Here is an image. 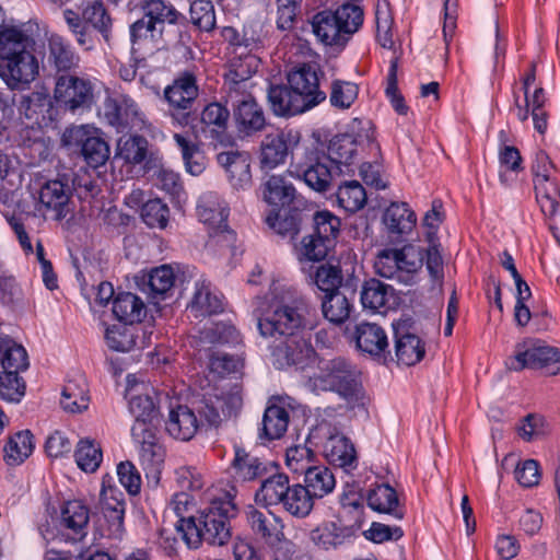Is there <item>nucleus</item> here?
Returning a JSON list of instances; mask_svg holds the SVG:
<instances>
[{
    "label": "nucleus",
    "mask_w": 560,
    "mask_h": 560,
    "mask_svg": "<svg viewBox=\"0 0 560 560\" xmlns=\"http://www.w3.org/2000/svg\"><path fill=\"white\" fill-rule=\"evenodd\" d=\"M434 233L429 232L430 246L427 250L409 244L402 248H387L381 250L374 261L375 272L386 279L405 285L418 282L422 270L424 254L427 255V269L434 283L441 285L443 280V260L439 245L433 242Z\"/></svg>",
    "instance_id": "f257e3e1"
},
{
    "label": "nucleus",
    "mask_w": 560,
    "mask_h": 560,
    "mask_svg": "<svg viewBox=\"0 0 560 560\" xmlns=\"http://www.w3.org/2000/svg\"><path fill=\"white\" fill-rule=\"evenodd\" d=\"M141 9L142 16L130 25L132 48L159 49L166 44L171 28L182 15L164 0H142Z\"/></svg>",
    "instance_id": "f03ea898"
},
{
    "label": "nucleus",
    "mask_w": 560,
    "mask_h": 560,
    "mask_svg": "<svg viewBox=\"0 0 560 560\" xmlns=\"http://www.w3.org/2000/svg\"><path fill=\"white\" fill-rule=\"evenodd\" d=\"M308 313V304L302 296H281L271 301L260 314L257 327L262 337L301 335L307 326Z\"/></svg>",
    "instance_id": "7ed1b4c3"
},
{
    "label": "nucleus",
    "mask_w": 560,
    "mask_h": 560,
    "mask_svg": "<svg viewBox=\"0 0 560 560\" xmlns=\"http://www.w3.org/2000/svg\"><path fill=\"white\" fill-rule=\"evenodd\" d=\"M343 1L336 11L324 10L312 19L313 33L325 45L346 43L363 23V10L358 4L361 0Z\"/></svg>",
    "instance_id": "20e7f679"
},
{
    "label": "nucleus",
    "mask_w": 560,
    "mask_h": 560,
    "mask_svg": "<svg viewBox=\"0 0 560 560\" xmlns=\"http://www.w3.org/2000/svg\"><path fill=\"white\" fill-rule=\"evenodd\" d=\"M326 159V155L305 144H296L291 151V163L288 173L304 183L315 191H326L338 170Z\"/></svg>",
    "instance_id": "39448f33"
},
{
    "label": "nucleus",
    "mask_w": 560,
    "mask_h": 560,
    "mask_svg": "<svg viewBox=\"0 0 560 560\" xmlns=\"http://www.w3.org/2000/svg\"><path fill=\"white\" fill-rule=\"evenodd\" d=\"M310 382L314 389L336 392L352 407L364 406V393L357 381L355 372L345 359L337 358L326 362Z\"/></svg>",
    "instance_id": "423d86ee"
},
{
    "label": "nucleus",
    "mask_w": 560,
    "mask_h": 560,
    "mask_svg": "<svg viewBox=\"0 0 560 560\" xmlns=\"http://www.w3.org/2000/svg\"><path fill=\"white\" fill-rule=\"evenodd\" d=\"M510 371L542 370L548 375L560 373V349L542 340L527 339L515 346L514 354L505 361Z\"/></svg>",
    "instance_id": "0eeeda50"
},
{
    "label": "nucleus",
    "mask_w": 560,
    "mask_h": 560,
    "mask_svg": "<svg viewBox=\"0 0 560 560\" xmlns=\"http://www.w3.org/2000/svg\"><path fill=\"white\" fill-rule=\"evenodd\" d=\"M54 98L62 110L83 114L95 103L94 84L84 77L63 73L56 80Z\"/></svg>",
    "instance_id": "6e6552de"
},
{
    "label": "nucleus",
    "mask_w": 560,
    "mask_h": 560,
    "mask_svg": "<svg viewBox=\"0 0 560 560\" xmlns=\"http://www.w3.org/2000/svg\"><path fill=\"white\" fill-rule=\"evenodd\" d=\"M236 514L237 508L230 493L214 498L200 515L203 541L214 546L226 544L231 537L230 520Z\"/></svg>",
    "instance_id": "1a4fd4ad"
},
{
    "label": "nucleus",
    "mask_w": 560,
    "mask_h": 560,
    "mask_svg": "<svg viewBox=\"0 0 560 560\" xmlns=\"http://www.w3.org/2000/svg\"><path fill=\"white\" fill-rule=\"evenodd\" d=\"M533 174L536 199L540 209L546 217L552 218L560 200V173L549 156L540 151L536 154Z\"/></svg>",
    "instance_id": "9d476101"
},
{
    "label": "nucleus",
    "mask_w": 560,
    "mask_h": 560,
    "mask_svg": "<svg viewBox=\"0 0 560 560\" xmlns=\"http://www.w3.org/2000/svg\"><path fill=\"white\" fill-rule=\"evenodd\" d=\"M62 141L69 147L80 148L82 156L91 167L97 168L109 159V145L102 139L98 129L90 125L66 129Z\"/></svg>",
    "instance_id": "9b49d317"
},
{
    "label": "nucleus",
    "mask_w": 560,
    "mask_h": 560,
    "mask_svg": "<svg viewBox=\"0 0 560 560\" xmlns=\"http://www.w3.org/2000/svg\"><path fill=\"white\" fill-rule=\"evenodd\" d=\"M39 74L34 47H26L0 62V78L10 90H23Z\"/></svg>",
    "instance_id": "f8f14e48"
},
{
    "label": "nucleus",
    "mask_w": 560,
    "mask_h": 560,
    "mask_svg": "<svg viewBox=\"0 0 560 560\" xmlns=\"http://www.w3.org/2000/svg\"><path fill=\"white\" fill-rule=\"evenodd\" d=\"M199 220L213 230L217 243L232 246L235 242V233L228 229V208L221 198L214 192L203 194L197 205Z\"/></svg>",
    "instance_id": "ddd939ff"
},
{
    "label": "nucleus",
    "mask_w": 560,
    "mask_h": 560,
    "mask_svg": "<svg viewBox=\"0 0 560 560\" xmlns=\"http://www.w3.org/2000/svg\"><path fill=\"white\" fill-rule=\"evenodd\" d=\"M103 117L108 125L122 132L127 129L141 127L142 113L138 104L126 94L107 97L104 102Z\"/></svg>",
    "instance_id": "4468645a"
},
{
    "label": "nucleus",
    "mask_w": 560,
    "mask_h": 560,
    "mask_svg": "<svg viewBox=\"0 0 560 560\" xmlns=\"http://www.w3.org/2000/svg\"><path fill=\"white\" fill-rule=\"evenodd\" d=\"M247 521L252 530L267 544L273 545L278 542L280 545L275 552L276 560H289L290 557L287 553H280L282 548L289 551L291 545L289 541L281 540L283 537V524L280 517L271 512H262L250 508L247 512Z\"/></svg>",
    "instance_id": "2eb2a0df"
},
{
    "label": "nucleus",
    "mask_w": 560,
    "mask_h": 560,
    "mask_svg": "<svg viewBox=\"0 0 560 560\" xmlns=\"http://www.w3.org/2000/svg\"><path fill=\"white\" fill-rule=\"evenodd\" d=\"M72 188L66 178L47 180L38 191L40 210L50 213L52 219L62 220L70 213Z\"/></svg>",
    "instance_id": "dca6fc26"
},
{
    "label": "nucleus",
    "mask_w": 560,
    "mask_h": 560,
    "mask_svg": "<svg viewBox=\"0 0 560 560\" xmlns=\"http://www.w3.org/2000/svg\"><path fill=\"white\" fill-rule=\"evenodd\" d=\"M288 84L299 94L308 107L318 105L326 98L325 92L319 90L317 68L312 63H300L287 73Z\"/></svg>",
    "instance_id": "f3484780"
},
{
    "label": "nucleus",
    "mask_w": 560,
    "mask_h": 560,
    "mask_svg": "<svg viewBox=\"0 0 560 560\" xmlns=\"http://www.w3.org/2000/svg\"><path fill=\"white\" fill-rule=\"evenodd\" d=\"M272 358L278 369L295 366L303 370L314 358V349L302 335L284 337L272 349Z\"/></svg>",
    "instance_id": "a211bd4d"
},
{
    "label": "nucleus",
    "mask_w": 560,
    "mask_h": 560,
    "mask_svg": "<svg viewBox=\"0 0 560 560\" xmlns=\"http://www.w3.org/2000/svg\"><path fill=\"white\" fill-rule=\"evenodd\" d=\"M158 429H145L143 424L132 425L131 434L140 445V460L147 474L158 476L165 458V450L156 436Z\"/></svg>",
    "instance_id": "6ab92c4d"
},
{
    "label": "nucleus",
    "mask_w": 560,
    "mask_h": 560,
    "mask_svg": "<svg viewBox=\"0 0 560 560\" xmlns=\"http://www.w3.org/2000/svg\"><path fill=\"white\" fill-rule=\"evenodd\" d=\"M198 95L197 78L190 71L180 72L164 90V98L173 112L190 110Z\"/></svg>",
    "instance_id": "aec40b11"
},
{
    "label": "nucleus",
    "mask_w": 560,
    "mask_h": 560,
    "mask_svg": "<svg viewBox=\"0 0 560 560\" xmlns=\"http://www.w3.org/2000/svg\"><path fill=\"white\" fill-rule=\"evenodd\" d=\"M100 505L108 523L109 535H120L124 530L125 497L118 488L107 486L105 479L100 493Z\"/></svg>",
    "instance_id": "412c9836"
},
{
    "label": "nucleus",
    "mask_w": 560,
    "mask_h": 560,
    "mask_svg": "<svg viewBox=\"0 0 560 560\" xmlns=\"http://www.w3.org/2000/svg\"><path fill=\"white\" fill-rule=\"evenodd\" d=\"M355 345L359 350L384 360L390 355L387 335L383 327L374 323L362 322L355 326Z\"/></svg>",
    "instance_id": "4be33fe9"
},
{
    "label": "nucleus",
    "mask_w": 560,
    "mask_h": 560,
    "mask_svg": "<svg viewBox=\"0 0 560 560\" xmlns=\"http://www.w3.org/2000/svg\"><path fill=\"white\" fill-rule=\"evenodd\" d=\"M394 331L397 363L406 366L419 363L425 354L424 342L409 331L405 324L395 325Z\"/></svg>",
    "instance_id": "5701e85b"
},
{
    "label": "nucleus",
    "mask_w": 560,
    "mask_h": 560,
    "mask_svg": "<svg viewBox=\"0 0 560 560\" xmlns=\"http://www.w3.org/2000/svg\"><path fill=\"white\" fill-rule=\"evenodd\" d=\"M323 454L326 459L336 466L352 467L357 456L353 444L336 429H328L323 443Z\"/></svg>",
    "instance_id": "b1692460"
},
{
    "label": "nucleus",
    "mask_w": 560,
    "mask_h": 560,
    "mask_svg": "<svg viewBox=\"0 0 560 560\" xmlns=\"http://www.w3.org/2000/svg\"><path fill=\"white\" fill-rule=\"evenodd\" d=\"M133 381L135 376H127L129 385L128 393L130 394L129 410L135 417L133 425L141 423L145 429H158L160 412L153 397L149 393L135 394V388L131 385Z\"/></svg>",
    "instance_id": "393cba45"
},
{
    "label": "nucleus",
    "mask_w": 560,
    "mask_h": 560,
    "mask_svg": "<svg viewBox=\"0 0 560 560\" xmlns=\"http://www.w3.org/2000/svg\"><path fill=\"white\" fill-rule=\"evenodd\" d=\"M268 102L277 116H294L310 109L307 103L289 84L271 85Z\"/></svg>",
    "instance_id": "a878e982"
},
{
    "label": "nucleus",
    "mask_w": 560,
    "mask_h": 560,
    "mask_svg": "<svg viewBox=\"0 0 560 560\" xmlns=\"http://www.w3.org/2000/svg\"><path fill=\"white\" fill-rule=\"evenodd\" d=\"M218 163L225 170L235 188H244L252 182L250 159L248 153L225 151L217 155Z\"/></svg>",
    "instance_id": "bb28decb"
},
{
    "label": "nucleus",
    "mask_w": 560,
    "mask_h": 560,
    "mask_svg": "<svg viewBox=\"0 0 560 560\" xmlns=\"http://www.w3.org/2000/svg\"><path fill=\"white\" fill-rule=\"evenodd\" d=\"M357 140L353 136L345 133L335 136L328 144L326 159L340 174L350 173L351 165L357 156Z\"/></svg>",
    "instance_id": "cd10ccee"
},
{
    "label": "nucleus",
    "mask_w": 560,
    "mask_h": 560,
    "mask_svg": "<svg viewBox=\"0 0 560 560\" xmlns=\"http://www.w3.org/2000/svg\"><path fill=\"white\" fill-rule=\"evenodd\" d=\"M294 138L291 132H272L264 137L260 143V168L264 172H270L278 165L283 164L288 155L287 140Z\"/></svg>",
    "instance_id": "c85d7f7f"
},
{
    "label": "nucleus",
    "mask_w": 560,
    "mask_h": 560,
    "mask_svg": "<svg viewBox=\"0 0 560 560\" xmlns=\"http://www.w3.org/2000/svg\"><path fill=\"white\" fill-rule=\"evenodd\" d=\"M416 214L406 202H393L383 214V223L388 236L398 241L402 235L412 231L416 225Z\"/></svg>",
    "instance_id": "c756f323"
},
{
    "label": "nucleus",
    "mask_w": 560,
    "mask_h": 560,
    "mask_svg": "<svg viewBox=\"0 0 560 560\" xmlns=\"http://www.w3.org/2000/svg\"><path fill=\"white\" fill-rule=\"evenodd\" d=\"M165 428L174 439L189 441L197 433L199 422L190 408L187 406H177L170 410Z\"/></svg>",
    "instance_id": "7c9ffc66"
},
{
    "label": "nucleus",
    "mask_w": 560,
    "mask_h": 560,
    "mask_svg": "<svg viewBox=\"0 0 560 560\" xmlns=\"http://www.w3.org/2000/svg\"><path fill=\"white\" fill-rule=\"evenodd\" d=\"M79 56L73 51L71 45L60 35L52 34L48 37L47 62L58 72L69 73L78 67Z\"/></svg>",
    "instance_id": "2f4dec72"
},
{
    "label": "nucleus",
    "mask_w": 560,
    "mask_h": 560,
    "mask_svg": "<svg viewBox=\"0 0 560 560\" xmlns=\"http://www.w3.org/2000/svg\"><path fill=\"white\" fill-rule=\"evenodd\" d=\"M189 312L195 318L206 317L223 311V301L219 294L212 291L209 282L196 283V291L188 305Z\"/></svg>",
    "instance_id": "473e14b6"
},
{
    "label": "nucleus",
    "mask_w": 560,
    "mask_h": 560,
    "mask_svg": "<svg viewBox=\"0 0 560 560\" xmlns=\"http://www.w3.org/2000/svg\"><path fill=\"white\" fill-rule=\"evenodd\" d=\"M232 109L240 132L246 136L258 132L266 126L264 110L256 98L232 107Z\"/></svg>",
    "instance_id": "72a5a7b5"
},
{
    "label": "nucleus",
    "mask_w": 560,
    "mask_h": 560,
    "mask_svg": "<svg viewBox=\"0 0 560 560\" xmlns=\"http://www.w3.org/2000/svg\"><path fill=\"white\" fill-rule=\"evenodd\" d=\"M0 354L3 373L11 372L19 375L30 365L25 348L9 336H0Z\"/></svg>",
    "instance_id": "f704fd0d"
},
{
    "label": "nucleus",
    "mask_w": 560,
    "mask_h": 560,
    "mask_svg": "<svg viewBox=\"0 0 560 560\" xmlns=\"http://www.w3.org/2000/svg\"><path fill=\"white\" fill-rule=\"evenodd\" d=\"M368 504L376 512L390 514L398 520L404 517L397 493L387 483L377 485L369 491Z\"/></svg>",
    "instance_id": "c9c22d12"
},
{
    "label": "nucleus",
    "mask_w": 560,
    "mask_h": 560,
    "mask_svg": "<svg viewBox=\"0 0 560 560\" xmlns=\"http://www.w3.org/2000/svg\"><path fill=\"white\" fill-rule=\"evenodd\" d=\"M289 425V411L281 406H268L264 412L259 439L272 441L280 439Z\"/></svg>",
    "instance_id": "e433bc0d"
},
{
    "label": "nucleus",
    "mask_w": 560,
    "mask_h": 560,
    "mask_svg": "<svg viewBox=\"0 0 560 560\" xmlns=\"http://www.w3.org/2000/svg\"><path fill=\"white\" fill-rule=\"evenodd\" d=\"M144 303L131 292L118 293L113 301V313L121 324L140 322L144 314Z\"/></svg>",
    "instance_id": "4c0bfd02"
},
{
    "label": "nucleus",
    "mask_w": 560,
    "mask_h": 560,
    "mask_svg": "<svg viewBox=\"0 0 560 560\" xmlns=\"http://www.w3.org/2000/svg\"><path fill=\"white\" fill-rule=\"evenodd\" d=\"M262 197L273 206H290L296 198V190L283 176L272 175L262 185Z\"/></svg>",
    "instance_id": "58836bf2"
},
{
    "label": "nucleus",
    "mask_w": 560,
    "mask_h": 560,
    "mask_svg": "<svg viewBox=\"0 0 560 560\" xmlns=\"http://www.w3.org/2000/svg\"><path fill=\"white\" fill-rule=\"evenodd\" d=\"M31 46L34 40L21 28L0 23V62Z\"/></svg>",
    "instance_id": "ea45409f"
},
{
    "label": "nucleus",
    "mask_w": 560,
    "mask_h": 560,
    "mask_svg": "<svg viewBox=\"0 0 560 560\" xmlns=\"http://www.w3.org/2000/svg\"><path fill=\"white\" fill-rule=\"evenodd\" d=\"M352 534L351 527H341L336 523H324L311 530L310 538L317 547L329 550L341 546Z\"/></svg>",
    "instance_id": "a19ab883"
},
{
    "label": "nucleus",
    "mask_w": 560,
    "mask_h": 560,
    "mask_svg": "<svg viewBox=\"0 0 560 560\" xmlns=\"http://www.w3.org/2000/svg\"><path fill=\"white\" fill-rule=\"evenodd\" d=\"M352 307L349 298L340 290L327 293L322 299L324 317L336 325H340L349 318Z\"/></svg>",
    "instance_id": "79ce46f5"
},
{
    "label": "nucleus",
    "mask_w": 560,
    "mask_h": 560,
    "mask_svg": "<svg viewBox=\"0 0 560 560\" xmlns=\"http://www.w3.org/2000/svg\"><path fill=\"white\" fill-rule=\"evenodd\" d=\"M303 475L304 486L315 499L324 498L336 487L335 476L326 466H311Z\"/></svg>",
    "instance_id": "37998d69"
},
{
    "label": "nucleus",
    "mask_w": 560,
    "mask_h": 560,
    "mask_svg": "<svg viewBox=\"0 0 560 560\" xmlns=\"http://www.w3.org/2000/svg\"><path fill=\"white\" fill-rule=\"evenodd\" d=\"M84 25H91L101 33L106 43L110 42L113 21L101 0L86 2L82 9Z\"/></svg>",
    "instance_id": "c03bdc74"
},
{
    "label": "nucleus",
    "mask_w": 560,
    "mask_h": 560,
    "mask_svg": "<svg viewBox=\"0 0 560 560\" xmlns=\"http://www.w3.org/2000/svg\"><path fill=\"white\" fill-rule=\"evenodd\" d=\"M289 478L284 474H275L262 481L256 492V501L265 505H278L289 491Z\"/></svg>",
    "instance_id": "a18cd8bd"
},
{
    "label": "nucleus",
    "mask_w": 560,
    "mask_h": 560,
    "mask_svg": "<svg viewBox=\"0 0 560 560\" xmlns=\"http://www.w3.org/2000/svg\"><path fill=\"white\" fill-rule=\"evenodd\" d=\"M314 497L302 485L290 486L287 491L282 508L293 516L304 517L308 515L313 509Z\"/></svg>",
    "instance_id": "49530a36"
},
{
    "label": "nucleus",
    "mask_w": 560,
    "mask_h": 560,
    "mask_svg": "<svg viewBox=\"0 0 560 560\" xmlns=\"http://www.w3.org/2000/svg\"><path fill=\"white\" fill-rule=\"evenodd\" d=\"M392 298L393 289L376 279L366 281L361 291L363 307L370 308L373 312L387 307Z\"/></svg>",
    "instance_id": "de8ad7c7"
},
{
    "label": "nucleus",
    "mask_w": 560,
    "mask_h": 560,
    "mask_svg": "<svg viewBox=\"0 0 560 560\" xmlns=\"http://www.w3.org/2000/svg\"><path fill=\"white\" fill-rule=\"evenodd\" d=\"M137 328L116 324L105 330V341L109 349L118 352H128L137 346Z\"/></svg>",
    "instance_id": "09e8293b"
},
{
    "label": "nucleus",
    "mask_w": 560,
    "mask_h": 560,
    "mask_svg": "<svg viewBox=\"0 0 560 560\" xmlns=\"http://www.w3.org/2000/svg\"><path fill=\"white\" fill-rule=\"evenodd\" d=\"M302 269L306 272L305 267ZM307 273L310 282L316 284L325 294L338 291L342 282L341 269L336 265L323 264L314 272L307 270Z\"/></svg>",
    "instance_id": "8fccbe9b"
},
{
    "label": "nucleus",
    "mask_w": 560,
    "mask_h": 560,
    "mask_svg": "<svg viewBox=\"0 0 560 560\" xmlns=\"http://www.w3.org/2000/svg\"><path fill=\"white\" fill-rule=\"evenodd\" d=\"M34 443L32 433L21 431L11 436L4 447V458L10 465L23 463L33 452Z\"/></svg>",
    "instance_id": "3c124183"
},
{
    "label": "nucleus",
    "mask_w": 560,
    "mask_h": 560,
    "mask_svg": "<svg viewBox=\"0 0 560 560\" xmlns=\"http://www.w3.org/2000/svg\"><path fill=\"white\" fill-rule=\"evenodd\" d=\"M233 468L235 470V476L243 481L254 480L266 472V466L259 460V458L250 455L241 447H235Z\"/></svg>",
    "instance_id": "603ef678"
},
{
    "label": "nucleus",
    "mask_w": 560,
    "mask_h": 560,
    "mask_svg": "<svg viewBox=\"0 0 560 560\" xmlns=\"http://www.w3.org/2000/svg\"><path fill=\"white\" fill-rule=\"evenodd\" d=\"M332 245L310 234L302 238L295 247L298 260L303 265L306 262H318L324 260L332 249Z\"/></svg>",
    "instance_id": "864d4df0"
},
{
    "label": "nucleus",
    "mask_w": 560,
    "mask_h": 560,
    "mask_svg": "<svg viewBox=\"0 0 560 560\" xmlns=\"http://www.w3.org/2000/svg\"><path fill=\"white\" fill-rule=\"evenodd\" d=\"M175 275L173 269L163 265L152 269L148 276L147 281L143 283L148 287L149 293L153 299H164L168 291L174 287Z\"/></svg>",
    "instance_id": "5fc2aeb1"
},
{
    "label": "nucleus",
    "mask_w": 560,
    "mask_h": 560,
    "mask_svg": "<svg viewBox=\"0 0 560 560\" xmlns=\"http://www.w3.org/2000/svg\"><path fill=\"white\" fill-rule=\"evenodd\" d=\"M148 141L141 136H125L117 142L116 158L130 164L141 163L147 155Z\"/></svg>",
    "instance_id": "6e6d98bb"
},
{
    "label": "nucleus",
    "mask_w": 560,
    "mask_h": 560,
    "mask_svg": "<svg viewBox=\"0 0 560 560\" xmlns=\"http://www.w3.org/2000/svg\"><path fill=\"white\" fill-rule=\"evenodd\" d=\"M266 223L277 234L293 238L300 231L301 214L298 211L283 210L270 213L266 218Z\"/></svg>",
    "instance_id": "4d7b16f0"
},
{
    "label": "nucleus",
    "mask_w": 560,
    "mask_h": 560,
    "mask_svg": "<svg viewBox=\"0 0 560 560\" xmlns=\"http://www.w3.org/2000/svg\"><path fill=\"white\" fill-rule=\"evenodd\" d=\"M89 523V510L80 501H69L61 510V524L74 534L83 536Z\"/></svg>",
    "instance_id": "13d9d810"
},
{
    "label": "nucleus",
    "mask_w": 560,
    "mask_h": 560,
    "mask_svg": "<svg viewBox=\"0 0 560 560\" xmlns=\"http://www.w3.org/2000/svg\"><path fill=\"white\" fill-rule=\"evenodd\" d=\"M230 112L220 103H210L201 112L200 121L213 137L224 133L228 127Z\"/></svg>",
    "instance_id": "bf43d9fd"
},
{
    "label": "nucleus",
    "mask_w": 560,
    "mask_h": 560,
    "mask_svg": "<svg viewBox=\"0 0 560 560\" xmlns=\"http://www.w3.org/2000/svg\"><path fill=\"white\" fill-rule=\"evenodd\" d=\"M174 140L182 152L186 170L195 176L201 174L205 170V163L199 147L191 139L180 133H175Z\"/></svg>",
    "instance_id": "052dcab7"
},
{
    "label": "nucleus",
    "mask_w": 560,
    "mask_h": 560,
    "mask_svg": "<svg viewBox=\"0 0 560 560\" xmlns=\"http://www.w3.org/2000/svg\"><path fill=\"white\" fill-rule=\"evenodd\" d=\"M337 200L345 210L355 212L365 205L366 194L359 182L350 180L339 186Z\"/></svg>",
    "instance_id": "680f3d73"
},
{
    "label": "nucleus",
    "mask_w": 560,
    "mask_h": 560,
    "mask_svg": "<svg viewBox=\"0 0 560 560\" xmlns=\"http://www.w3.org/2000/svg\"><path fill=\"white\" fill-rule=\"evenodd\" d=\"M376 38L380 45L390 49L394 47L392 33L393 18L388 0H377L375 8Z\"/></svg>",
    "instance_id": "e2e57ef3"
},
{
    "label": "nucleus",
    "mask_w": 560,
    "mask_h": 560,
    "mask_svg": "<svg viewBox=\"0 0 560 560\" xmlns=\"http://www.w3.org/2000/svg\"><path fill=\"white\" fill-rule=\"evenodd\" d=\"M313 235L335 246V240L339 233L340 220L327 210L317 211L313 215Z\"/></svg>",
    "instance_id": "0e129e2a"
},
{
    "label": "nucleus",
    "mask_w": 560,
    "mask_h": 560,
    "mask_svg": "<svg viewBox=\"0 0 560 560\" xmlns=\"http://www.w3.org/2000/svg\"><path fill=\"white\" fill-rule=\"evenodd\" d=\"M85 384L68 382L61 393L60 405L68 412H81L89 406Z\"/></svg>",
    "instance_id": "69168bd1"
},
{
    "label": "nucleus",
    "mask_w": 560,
    "mask_h": 560,
    "mask_svg": "<svg viewBox=\"0 0 560 560\" xmlns=\"http://www.w3.org/2000/svg\"><path fill=\"white\" fill-rule=\"evenodd\" d=\"M74 458L80 469L94 472L102 463V450L91 440H81L74 452Z\"/></svg>",
    "instance_id": "338daca9"
},
{
    "label": "nucleus",
    "mask_w": 560,
    "mask_h": 560,
    "mask_svg": "<svg viewBox=\"0 0 560 560\" xmlns=\"http://www.w3.org/2000/svg\"><path fill=\"white\" fill-rule=\"evenodd\" d=\"M200 343L225 345L238 341V332L235 327L225 323H214L200 331Z\"/></svg>",
    "instance_id": "774afa93"
}]
</instances>
